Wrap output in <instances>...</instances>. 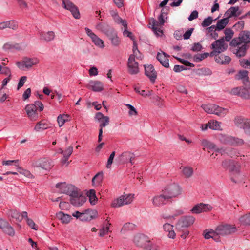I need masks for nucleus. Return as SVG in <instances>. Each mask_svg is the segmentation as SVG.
<instances>
[{
  "label": "nucleus",
  "instance_id": "f257e3e1",
  "mask_svg": "<svg viewBox=\"0 0 250 250\" xmlns=\"http://www.w3.org/2000/svg\"><path fill=\"white\" fill-rule=\"evenodd\" d=\"M135 245L143 250H159V246L153 243L150 239L143 234H138L134 237Z\"/></svg>",
  "mask_w": 250,
  "mask_h": 250
},
{
  "label": "nucleus",
  "instance_id": "f03ea898",
  "mask_svg": "<svg viewBox=\"0 0 250 250\" xmlns=\"http://www.w3.org/2000/svg\"><path fill=\"white\" fill-rule=\"evenodd\" d=\"M222 167L229 169L230 172V178L232 181L237 183L241 180L240 166L232 160H226L222 162Z\"/></svg>",
  "mask_w": 250,
  "mask_h": 250
},
{
  "label": "nucleus",
  "instance_id": "7ed1b4c3",
  "mask_svg": "<svg viewBox=\"0 0 250 250\" xmlns=\"http://www.w3.org/2000/svg\"><path fill=\"white\" fill-rule=\"evenodd\" d=\"M204 110L208 114H213L223 117L228 113V109L221 107L213 104H208L202 105Z\"/></svg>",
  "mask_w": 250,
  "mask_h": 250
},
{
  "label": "nucleus",
  "instance_id": "20e7f679",
  "mask_svg": "<svg viewBox=\"0 0 250 250\" xmlns=\"http://www.w3.org/2000/svg\"><path fill=\"white\" fill-rule=\"evenodd\" d=\"M218 139L221 143L225 145H229L234 146H240L244 144V141L236 137L220 134Z\"/></svg>",
  "mask_w": 250,
  "mask_h": 250
},
{
  "label": "nucleus",
  "instance_id": "39448f33",
  "mask_svg": "<svg viewBox=\"0 0 250 250\" xmlns=\"http://www.w3.org/2000/svg\"><path fill=\"white\" fill-rule=\"evenodd\" d=\"M182 190V188L179 185L173 183L167 186L163 190V192L168 200L180 195Z\"/></svg>",
  "mask_w": 250,
  "mask_h": 250
},
{
  "label": "nucleus",
  "instance_id": "423d86ee",
  "mask_svg": "<svg viewBox=\"0 0 250 250\" xmlns=\"http://www.w3.org/2000/svg\"><path fill=\"white\" fill-rule=\"evenodd\" d=\"M134 198V194H126L120 196L119 197L114 199L112 202L111 206L117 208L124 205L131 204Z\"/></svg>",
  "mask_w": 250,
  "mask_h": 250
},
{
  "label": "nucleus",
  "instance_id": "0eeeda50",
  "mask_svg": "<svg viewBox=\"0 0 250 250\" xmlns=\"http://www.w3.org/2000/svg\"><path fill=\"white\" fill-rule=\"evenodd\" d=\"M237 231L236 227L234 225L222 224L215 229L216 235L225 236L235 233Z\"/></svg>",
  "mask_w": 250,
  "mask_h": 250
},
{
  "label": "nucleus",
  "instance_id": "6e6552de",
  "mask_svg": "<svg viewBox=\"0 0 250 250\" xmlns=\"http://www.w3.org/2000/svg\"><path fill=\"white\" fill-rule=\"evenodd\" d=\"M39 63V60L37 58H24L21 61L16 62L17 67L21 70L30 69L34 65Z\"/></svg>",
  "mask_w": 250,
  "mask_h": 250
},
{
  "label": "nucleus",
  "instance_id": "1a4fd4ad",
  "mask_svg": "<svg viewBox=\"0 0 250 250\" xmlns=\"http://www.w3.org/2000/svg\"><path fill=\"white\" fill-rule=\"evenodd\" d=\"M95 120L100 123L98 135V142H100L102 139L103 128L107 126L109 123V118L104 116L101 112H97L95 116Z\"/></svg>",
  "mask_w": 250,
  "mask_h": 250
},
{
  "label": "nucleus",
  "instance_id": "9d476101",
  "mask_svg": "<svg viewBox=\"0 0 250 250\" xmlns=\"http://www.w3.org/2000/svg\"><path fill=\"white\" fill-rule=\"evenodd\" d=\"M250 42V32L243 31L239 34L238 38H234L230 43L231 46L236 47L242 43L246 44Z\"/></svg>",
  "mask_w": 250,
  "mask_h": 250
},
{
  "label": "nucleus",
  "instance_id": "9b49d317",
  "mask_svg": "<svg viewBox=\"0 0 250 250\" xmlns=\"http://www.w3.org/2000/svg\"><path fill=\"white\" fill-rule=\"evenodd\" d=\"M234 124L240 128L244 129L246 134L250 135V119L242 116H237L234 120Z\"/></svg>",
  "mask_w": 250,
  "mask_h": 250
},
{
  "label": "nucleus",
  "instance_id": "f8f14e48",
  "mask_svg": "<svg viewBox=\"0 0 250 250\" xmlns=\"http://www.w3.org/2000/svg\"><path fill=\"white\" fill-rule=\"evenodd\" d=\"M32 166L34 168H40L45 170H50L53 166L51 160L46 158H41L33 161Z\"/></svg>",
  "mask_w": 250,
  "mask_h": 250
},
{
  "label": "nucleus",
  "instance_id": "ddd939ff",
  "mask_svg": "<svg viewBox=\"0 0 250 250\" xmlns=\"http://www.w3.org/2000/svg\"><path fill=\"white\" fill-rule=\"evenodd\" d=\"M62 6L69 11L75 19H80L81 15L78 7L70 0H62Z\"/></svg>",
  "mask_w": 250,
  "mask_h": 250
},
{
  "label": "nucleus",
  "instance_id": "4468645a",
  "mask_svg": "<svg viewBox=\"0 0 250 250\" xmlns=\"http://www.w3.org/2000/svg\"><path fill=\"white\" fill-rule=\"evenodd\" d=\"M193 223V220H178L176 224V229L178 230L183 232V234L181 235L182 238L185 239L188 235L189 232L186 229V228Z\"/></svg>",
  "mask_w": 250,
  "mask_h": 250
},
{
  "label": "nucleus",
  "instance_id": "2eb2a0df",
  "mask_svg": "<svg viewBox=\"0 0 250 250\" xmlns=\"http://www.w3.org/2000/svg\"><path fill=\"white\" fill-rule=\"evenodd\" d=\"M70 200L75 206H82L85 201L86 197L82 194V192L77 188L75 192L70 196Z\"/></svg>",
  "mask_w": 250,
  "mask_h": 250
},
{
  "label": "nucleus",
  "instance_id": "dca6fc26",
  "mask_svg": "<svg viewBox=\"0 0 250 250\" xmlns=\"http://www.w3.org/2000/svg\"><path fill=\"white\" fill-rule=\"evenodd\" d=\"M228 45L225 42L224 38L215 41L212 43L211 45V49L212 51L210 54L213 55L215 53L219 54L224 52L227 49Z\"/></svg>",
  "mask_w": 250,
  "mask_h": 250
},
{
  "label": "nucleus",
  "instance_id": "f3484780",
  "mask_svg": "<svg viewBox=\"0 0 250 250\" xmlns=\"http://www.w3.org/2000/svg\"><path fill=\"white\" fill-rule=\"evenodd\" d=\"M212 209L213 207L210 204L200 203L195 205L190 211L192 214H198L210 211Z\"/></svg>",
  "mask_w": 250,
  "mask_h": 250
},
{
  "label": "nucleus",
  "instance_id": "a211bd4d",
  "mask_svg": "<svg viewBox=\"0 0 250 250\" xmlns=\"http://www.w3.org/2000/svg\"><path fill=\"white\" fill-rule=\"evenodd\" d=\"M72 215L76 218H82L83 219H94L97 217V212L95 210H85L83 212L78 211L74 212Z\"/></svg>",
  "mask_w": 250,
  "mask_h": 250
},
{
  "label": "nucleus",
  "instance_id": "6ab92c4d",
  "mask_svg": "<svg viewBox=\"0 0 250 250\" xmlns=\"http://www.w3.org/2000/svg\"><path fill=\"white\" fill-rule=\"evenodd\" d=\"M24 110L28 118L32 121H37L39 118V113L35 105L28 104L24 108Z\"/></svg>",
  "mask_w": 250,
  "mask_h": 250
},
{
  "label": "nucleus",
  "instance_id": "aec40b11",
  "mask_svg": "<svg viewBox=\"0 0 250 250\" xmlns=\"http://www.w3.org/2000/svg\"><path fill=\"white\" fill-rule=\"evenodd\" d=\"M56 188L59 189V191L61 193L66 194L69 196L73 194L77 188L75 186L67 184L65 183L57 184L56 186Z\"/></svg>",
  "mask_w": 250,
  "mask_h": 250
},
{
  "label": "nucleus",
  "instance_id": "412c9836",
  "mask_svg": "<svg viewBox=\"0 0 250 250\" xmlns=\"http://www.w3.org/2000/svg\"><path fill=\"white\" fill-rule=\"evenodd\" d=\"M128 71L131 75H135L139 72L138 63L133 58V56H130L127 62Z\"/></svg>",
  "mask_w": 250,
  "mask_h": 250
},
{
  "label": "nucleus",
  "instance_id": "4be33fe9",
  "mask_svg": "<svg viewBox=\"0 0 250 250\" xmlns=\"http://www.w3.org/2000/svg\"><path fill=\"white\" fill-rule=\"evenodd\" d=\"M202 146L204 147V149L207 148L209 150H214L216 152L220 153L222 154L224 150L222 148H217L216 146L212 142L207 140L202 139L201 141Z\"/></svg>",
  "mask_w": 250,
  "mask_h": 250
},
{
  "label": "nucleus",
  "instance_id": "5701e85b",
  "mask_svg": "<svg viewBox=\"0 0 250 250\" xmlns=\"http://www.w3.org/2000/svg\"><path fill=\"white\" fill-rule=\"evenodd\" d=\"M167 199L166 198L164 194L156 195L152 197L151 202L155 207H161L167 203Z\"/></svg>",
  "mask_w": 250,
  "mask_h": 250
},
{
  "label": "nucleus",
  "instance_id": "b1692460",
  "mask_svg": "<svg viewBox=\"0 0 250 250\" xmlns=\"http://www.w3.org/2000/svg\"><path fill=\"white\" fill-rule=\"evenodd\" d=\"M145 74L152 82H154L157 78V72L152 65H145Z\"/></svg>",
  "mask_w": 250,
  "mask_h": 250
},
{
  "label": "nucleus",
  "instance_id": "393cba45",
  "mask_svg": "<svg viewBox=\"0 0 250 250\" xmlns=\"http://www.w3.org/2000/svg\"><path fill=\"white\" fill-rule=\"evenodd\" d=\"M0 228L6 234L14 236L15 231L13 228L6 221V220H0Z\"/></svg>",
  "mask_w": 250,
  "mask_h": 250
},
{
  "label": "nucleus",
  "instance_id": "a878e982",
  "mask_svg": "<svg viewBox=\"0 0 250 250\" xmlns=\"http://www.w3.org/2000/svg\"><path fill=\"white\" fill-rule=\"evenodd\" d=\"M119 159L122 163H125L129 162L131 164H133V161L135 159V155L131 152L125 151L121 154L119 157Z\"/></svg>",
  "mask_w": 250,
  "mask_h": 250
},
{
  "label": "nucleus",
  "instance_id": "bb28decb",
  "mask_svg": "<svg viewBox=\"0 0 250 250\" xmlns=\"http://www.w3.org/2000/svg\"><path fill=\"white\" fill-rule=\"evenodd\" d=\"M179 169L182 175L186 178H189L193 175V168L191 166H181Z\"/></svg>",
  "mask_w": 250,
  "mask_h": 250
},
{
  "label": "nucleus",
  "instance_id": "cd10ccee",
  "mask_svg": "<svg viewBox=\"0 0 250 250\" xmlns=\"http://www.w3.org/2000/svg\"><path fill=\"white\" fill-rule=\"evenodd\" d=\"M169 56L162 51L158 52L157 56V59L159 61L160 63L165 67L168 68L169 67V60L168 57Z\"/></svg>",
  "mask_w": 250,
  "mask_h": 250
},
{
  "label": "nucleus",
  "instance_id": "c85d7f7f",
  "mask_svg": "<svg viewBox=\"0 0 250 250\" xmlns=\"http://www.w3.org/2000/svg\"><path fill=\"white\" fill-rule=\"evenodd\" d=\"M73 151V148L71 146L67 147L64 151H62V154L63 155V158L61 160V163L62 165L66 164L68 166L69 162H68V159L72 154Z\"/></svg>",
  "mask_w": 250,
  "mask_h": 250
},
{
  "label": "nucleus",
  "instance_id": "c756f323",
  "mask_svg": "<svg viewBox=\"0 0 250 250\" xmlns=\"http://www.w3.org/2000/svg\"><path fill=\"white\" fill-rule=\"evenodd\" d=\"M2 49L6 52H9L14 50H21L22 47L20 44L7 42L3 45Z\"/></svg>",
  "mask_w": 250,
  "mask_h": 250
},
{
  "label": "nucleus",
  "instance_id": "7c9ffc66",
  "mask_svg": "<svg viewBox=\"0 0 250 250\" xmlns=\"http://www.w3.org/2000/svg\"><path fill=\"white\" fill-rule=\"evenodd\" d=\"M87 87L94 91L99 92L103 89V84L98 81H90Z\"/></svg>",
  "mask_w": 250,
  "mask_h": 250
},
{
  "label": "nucleus",
  "instance_id": "2f4dec72",
  "mask_svg": "<svg viewBox=\"0 0 250 250\" xmlns=\"http://www.w3.org/2000/svg\"><path fill=\"white\" fill-rule=\"evenodd\" d=\"M8 217L12 219H24L27 218L28 214L26 211H23L21 213H19L17 210H11L7 212Z\"/></svg>",
  "mask_w": 250,
  "mask_h": 250
},
{
  "label": "nucleus",
  "instance_id": "473e14b6",
  "mask_svg": "<svg viewBox=\"0 0 250 250\" xmlns=\"http://www.w3.org/2000/svg\"><path fill=\"white\" fill-rule=\"evenodd\" d=\"M109 40L111 42L112 45L114 46H118L120 43L121 41L117 36V34L113 30H111L109 34H107Z\"/></svg>",
  "mask_w": 250,
  "mask_h": 250
},
{
  "label": "nucleus",
  "instance_id": "72a5a7b5",
  "mask_svg": "<svg viewBox=\"0 0 250 250\" xmlns=\"http://www.w3.org/2000/svg\"><path fill=\"white\" fill-rule=\"evenodd\" d=\"M40 39L46 42L52 41L55 38V33L53 31L40 32L39 33Z\"/></svg>",
  "mask_w": 250,
  "mask_h": 250
},
{
  "label": "nucleus",
  "instance_id": "f704fd0d",
  "mask_svg": "<svg viewBox=\"0 0 250 250\" xmlns=\"http://www.w3.org/2000/svg\"><path fill=\"white\" fill-rule=\"evenodd\" d=\"M235 48L233 49V52L237 56L243 57L246 55V50L248 49V45L247 44H242L241 47L239 45L234 47Z\"/></svg>",
  "mask_w": 250,
  "mask_h": 250
},
{
  "label": "nucleus",
  "instance_id": "c9c22d12",
  "mask_svg": "<svg viewBox=\"0 0 250 250\" xmlns=\"http://www.w3.org/2000/svg\"><path fill=\"white\" fill-rule=\"evenodd\" d=\"M240 14L241 12L239 11V8L238 6L231 7L225 12V16L227 17L229 19V18L233 16H238Z\"/></svg>",
  "mask_w": 250,
  "mask_h": 250
},
{
  "label": "nucleus",
  "instance_id": "e433bc0d",
  "mask_svg": "<svg viewBox=\"0 0 250 250\" xmlns=\"http://www.w3.org/2000/svg\"><path fill=\"white\" fill-rule=\"evenodd\" d=\"M110 14L113 17L116 23L121 24L124 27L126 28L127 27L126 21L120 17L116 11L113 10L111 11Z\"/></svg>",
  "mask_w": 250,
  "mask_h": 250
},
{
  "label": "nucleus",
  "instance_id": "4c0bfd02",
  "mask_svg": "<svg viewBox=\"0 0 250 250\" xmlns=\"http://www.w3.org/2000/svg\"><path fill=\"white\" fill-rule=\"evenodd\" d=\"M215 59L216 62L220 64H228L231 61V58L229 56L223 54L216 56Z\"/></svg>",
  "mask_w": 250,
  "mask_h": 250
},
{
  "label": "nucleus",
  "instance_id": "58836bf2",
  "mask_svg": "<svg viewBox=\"0 0 250 250\" xmlns=\"http://www.w3.org/2000/svg\"><path fill=\"white\" fill-rule=\"evenodd\" d=\"M49 128V124L44 120L38 122L35 125L34 130L36 132H41Z\"/></svg>",
  "mask_w": 250,
  "mask_h": 250
},
{
  "label": "nucleus",
  "instance_id": "ea45409f",
  "mask_svg": "<svg viewBox=\"0 0 250 250\" xmlns=\"http://www.w3.org/2000/svg\"><path fill=\"white\" fill-rule=\"evenodd\" d=\"M150 24L152 26L153 31L157 36H160L163 35V32L162 30L161 29V27L162 26H160V25H159L158 21L153 19L152 23H150Z\"/></svg>",
  "mask_w": 250,
  "mask_h": 250
},
{
  "label": "nucleus",
  "instance_id": "a19ab883",
  "mask_svg": "<svg viewBox=\"0 0 250 250\" xmlns=\"http://www.w3.org/2000/svg\"><path fill=\"white\" fill-rule=\"evenodd\" d=\"M204 235L206 239L212 238L216 241H219V240L218 238H216L217 235H216L215 230H214L212 229H206L204 232Z\"/></svg>",
  "mask_w": 250,
  "mask_h": 250
},
{
  "label": "nucleus",
  "instance_id": "79ce46f5",
  "mask_svg": "<svg viewBox=\"0 0 250 250\" xmlns=\"http://www.w3.org/2000/svg\"><path fill=\"white\" fill-rule=\"evenodd\" d=\"M104 173L100 171L97 173L92 178V185L94 186H98L100 185L103 179Z\"/></svg>",
  "mask_w": 250,
  "mask_h": 250
},
{
  "label": "nucleus",
  "instance_id": "37998d69",
  "mask_svg": "<svg viewBox=\"0 0 250 250\" xmlns=\"http://www.w3.org/2000/svg\"><path fill=\"white\" fill-rule=\"evenodd\" d=\"M173 226L169 223H166L163 225L165 231L168 232V237L170 238H174L175 236V233L173 230Z\"/></svg>",
  "mask_w": 250,
  "mask_h": 250
},
{
  "label": "nucleus",
  "instance_id": "c03bdc74",
  "mask_svg": "<svg viewBox=\"0 0 250 250\" xmlns=\"http://www.w3.org/2000/svg\"><path fill=\"white\" fill-rule=\"evenodd\" d=\"M228 22L229 19L227 17L219 20L217 21L216 25L215 26L216 30H217V31H220L223 29L228 23Z\"/></svg>",
  "mask_w": 250,
  "mask_h": 250
},
{
  "label": "nucleus",
  "instance_id": "a18cd8bd",
  "mask_svg": "<svg viewBox=\"0 0 250 250\" xmlns=\"http://www.w3.org/2000/svg\"><path fill=\"white\" fill-rule=\"evenodd\" d=\"M69 116L67 114H60L57 117L59 126L62 127L65 122L69 121Z\"/></svg>",
  "mask_w": 250,
  "mask_h": 250
},
{
  "label": "nucleus",
  "instance_id": "49530a36",
  "mask_svg": "<svg viewBox=\"0 0 250 250\" xmlns=\"http://www.w3.org/2000/svg\"><path fill=\"white\" fill-rule=\"evenodd\" d=\"M209 129L215 130H221V122H218L216 120H210L209 121Z\"/></svg>",
  "mask_w": 250,
  "mask_h": 250
},
{
  "label": "nucleus",
  "instance_id": "de8ad7c7",
  "mask_svg": "<svg viewBox=\"0 0 250 250\" xmlns=\"http://www.w3.org/2000/svg\"><path fill=\"white\" fill-rule=\"evenodd\" d=\"M132 51L133 54L131 55L130 56H133L134 59H135V58H136L138 59H142V55L138 49L137 44L136 41H134L132 47Z\"/></svg>",
  "mask_w": 250,
  "mask_h": 250
},
{
  "label": "nucleus",
  "instance_id": "09e8293b",
  "mask_svg": "<svg viewBox=\"0 0 250 250\" xmlns=\"http://www.w3.org/2000/svg\"><path fill=\"white\" fill-rule=\"evenodd\" d=\"M87 195L89 198L90 204L92 205H95L97 201V198L95 194V191L93 189H90L87 192Z\"/></svg>",
  "mask_w": 250,
  "mask_h": 250
},
{
  "label": "nucleus",
  "instance_id": "8fccbe9b",
  "mask_svg": "<svg viewBox=\"0 0 250 250\" xmlns=\"http://www.w3.org/2000/svg\"><path fill=\"white\" fill-rule=\"evenodd\" d=\"M93 43L100 48L104 47V41L99 38L96 35L91 39Z\"/></svg>",
  "mask_w": 250,
  "mask_h": 250
},
{
  "label": "nucleus",
  "instance_id": "3c124183",
  "mask_svg": "<svg viewBox=\"0 0 250 250\" xmlns=\"http://www.w3.org/2000/svg\"><path fill=\"white\" fill-rule=\"evenodd\" d=\"M134 89L136 93L139 94L143 97H146L147 96H149L152 94L151 91L148 90L147 91H146L144 90H140V88L136 85L134 86Z\"/></svg>",
  "mask_w": 250,
  "mask_h": 250
},
{
  "label": "nucleus",
  "instance_id": "603ef678",
  "mask_svg": "<svg viewBox=\"0 0 250 250\" xmlns=\"http://www.w3.org/2000/svg\"><path fill=\"white\" fill-rule=\"evenodd\" d=\"M7 28L16 30L18 27V22L15 20L6 21Z\"/></svg>",
  "mask_w": 250,
  "mask_h": 250
},
{
  "label": "nucleus",
  "instance_id": "864d4df0",
  "mask_svg": "<svg viewBox=\"0 0 250 250\" xmlns=\"http://www.w3.org/2000/svg\"><path fill=\"white\" fill-rule=\"evenodd\" d=\"M239 96L243 99H249L250 96V92L249 89L248 88H241Z\"/></svg>",
  "mask_w": 250,
  "mask_h": 250
},
{
  "label": "nucleus",
  "instance_id": "5fc2aeb1",
  "mask_svg": "<svg viewBox=\"0 0 250 250\" xmlns=\"http://www.w3.org/2000/svg\"><path fill=\"white\" fill-rule=\"evenodd\" d=\"M237 79L243 80V82H248V71L246 70L240 71L237 75Z\"/></svg>",
  "mask_w": 250,
  "mask_h": 250
},
{
  "label": "nucleus",
  "instance_id": "6e6d98bb",
  "mask_svg": "<svg viewBox=\"0 0 250 250\" xmlns=\"http://www.w3.org/2000/svg\"><path fill=\"white\" fill-rule=\"evenodd\" d=\"M224 34H225V38L224 40H225L226 41H229L231 38H232L234 32L230 28H226L224 30Z\"/></svg>",
  "mask_w": 250,
  "mask_h": 250
},
{
  "label": "nucleus",
  "instance_id": "4d7b16f0",
  "mask_svg": "<svg viewBox=\"0 0 250 250\" xmlns=\"http://www.w3.org/2000/svg\"><path fill=\"white\" fill-rule=\"evenodd\" d=\"M136 225L132 223H125L122 229L121 230V232L123 233L125 231L131 230L135 228Z\"/></svg>",
  "mask_w": 250,
  "mask_h": 250
},
{
  "label": "nucleus",
  "instance_id": "13d9d810",
  "mask_svg": "<svg viewBox=\"0 0 250 250\" xmlns=\"http://www.w3.org/2000/svg\"><path fill=\"white\" fill-rule=\"evenodd\" d=\"M209 56V53H204L203 54H198L195 55L193 57V60L195 62H199L204 59L207 58Z\"/></svg>",
  "mask_w": 250,
  "mask_h": 250
},
{
  "label": "nucleus",
  "instance_id": "bf43d9fd",
  "mask_svg": "<svg viewBox=\"0 0 250 250\" xmlns=\"http://www.w3.org/2000/svg\"><path fill=\"white\" fill-rule=\"evenodd\" d=\"M111 225V223H109L108 222H107L106 224L104 225L102 229L100 230V236L102 237L104 236L106 233H107L109 231V227Z\"/></svg>",
  "mask_w": 250,
  "mask_h": 250
},
{
  "label": "nucleus",
  "instance_id": "052dcab7",
  "mask_svg": "<svg viewBox=\"0 0 250 250\" xmlns=\"http://www.w3.org/2000/svg\"><path fill=\"white\" fill-rule=\"evenodd\" d=\"M227 153L231 157L240 156V151L236 148H231Z\"/></svg>",
  "mask_w": 250,
  "mask_h": 250
},
{
  "label": "nucleus",
  "instance_id": "680f3d73",
  "mask_svg": "<svg viewBox=\"0 0 250 250\" xmlns=\"http://www.w3.org/2000/svg\"><path fill=\"white\" fill-rule=\"evenodd\" d=\"M17 4L21 10L28 9V5L25 0H16Z\"/></svg>",
  "mask_w": 250,
  "mask_h": 250
},
{
  "label": "nucleus",
  "instance_id": "e2e57ef3",
  "mask_svg": "<svg viewBox=\"0 0 250 250\" xmlns=\"http://www.w3.org/2000/svg\"><path fill=\"white\" fill-rule=\"evenodd\" d=\"M108 26L103 23H99L96 25V28L97 30H100L107 35V34H109L110 33L108 31H106V28Z\"/></svg>",
  "mask_w": 250,
  "mask_h": 250
},
{
  "label": "nucleus",
  "instance_id": "0e129e2a",
  "mask_svg": "<svg viewBox=\"0 0 250 250\" xmlns=\"http://www.w3.org/2000/svg\"><path fill=\"white\" fill-rule=\"evenodd\" d=\"M184 212L182 209H177L174 211V212L168 216V219L174 218L176 217H179L181 215L184 214Z\"/></svg>",
  "mask_w": 250,
  "mask_h": 250
},
{
  "label": "nucleus",
  "instance_id": "69168bd1",
  "mask_svg": "<svg viewBox=\"0 0 250 250\" xmlns=\"http://www.w3.org/2000/svg\"><path fill=\"white\" fill-rule=\"evenodd\" d=\"M126 106L129 109L128 115L131 116H136L138 114V112L135 107L128 104H125Z\"/></svg>",
  "mask_w": 250,
  "mask_h": 250
},
{
  "label": "nucleus",
  "instance_id": "338daca9",
  "mask_svg": "<svg viewBox=\"0 0 250 250\" xmlns=\"http://www.w3.org/2000/svg\"><path fill=\"white\" fill-rule=\"evenodd\" d=\"M213 21L214 20H213L212 18L209 16L203 20L202 23V26L204 27H208L212 24Z\"/></svg>",
  "mask_w": 250,
  "mask_h": 250
},
{
  "label": "nucleus",
  "instance_id": "774afa93",
  "mask_svg": "<svg viewBox=\"0 0 250 250\" xmlns=\"http://www.w3.org/2000/svg\"><path fill=\"white\" fill-rule=\"evenodd\" d=\"M57 219H71V215L66 214L62 211L56 213Z\"/></svg>",
  "mask_w": 250,
  "mask_h": 250
}]
</instances>
